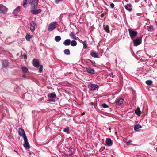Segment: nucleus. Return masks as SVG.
I'll return each mask as SVG.
<instances>
[{
	"mask_svg": "<svg viewBox=\"0 0 157 157\" xmlns=\"http://www.w3.org/2000/svg\"><path fill=\"white\" fill-rule=\"evenodd\" d=\"M142 36V35L140 37L138 38L135 40L133 39L132 40H133L134 45V46H137L141 44Z\"/></svg>",
	"mask_w": 157,
	"mask_h": 157,
	"instance_id": "nucleus-1",
	"label": "nucleus"
},
{
	"mask_svg": "<svg viewBox=\"0 0 157 157\" xmlns=\"http://www.w3.org/2000/svg\"><path fill=\"white\" fill-rule=\"evenodd\" d=\"M39 0H33L30 4V10L33 9H36L38 7V1Z\"/></svg>",
	"mask_w": 157,
	"mask_h": 157,
	"instance_id": "nucleus-2",
	"label": "nucleus"
},
{
	"mask_svg": "<svg viewBox=\"0 0 157 157\" xmlns=\"http://www.w3.org/2000/svg\"><path fill=\"white\" fill-rule=\"evenodd\" d=\"M128 31L131 38L132 40H133L134 38L137 36L138 32L130 29H128Z\"/></svg>",
	"mask_w": 157,
	"mask_h": 157,
	"instance_id": "nucleus-3",
	"label": "nucleus"
},
{
	"mask_svg": "<svg viewBox=\"0 0 157 157\" xmlns=\"http://www.w3.org/2000/svg\"><path fill=\"white\" fill-rule=\"evenodd\" d=\"M88 87L90 91L95 90L96 88H98L99 86L98 85L90 83L88 84Z\"/></svg>",
	"mask_w": 157,
	"mask_h": 157,
	"instance_id": "nucleus-4",
	"label": "nucleus"
},
{
	"mask_svg": "<svg viewBox=\"0 0 157 157\" xmlns=\"http://www.w3.org/2000/svg\"><path fill=\"white\" fill-rule=\"evenodd\" d=\"M24 143L23 144L25 148L26 149H29L30 148V146L29 143L28 141V139L27 137L24 138Z\"/></svg>",
	"mask_w": 157,
	"mask_h": 157,
	"instance_id": "nucleus-5",
	"label": "nucleus"
},
{
	"mask_svg": "<svg viewBox=\"0 0 157 157\" xmlns=\"http://www.w3.org/2000/svg\"><path fill=\"white\" fill-rule=\"evenodd\" d=\"M18 133L19 135L22 137L23 139L27 137L25 131L22 128H19V129Z\"/></svg>",
	"mask_w": 157,
	"mask_h": 157,
	"instance_id": "nucleus-6",
	"label": "nucleus"
},
{
	"mask_svg": "<svg viewBox=\"0 0 157 157\" xmlns=\"http://www.w3.org/2000/svg\"><path fill=\"white\" fill-rule=\"evenodd\" d=\"M32 63L33 66L36 68L40 66L39 62L37 59H33L32 61Z\"/></svg>",
	"mask_w": 157,
	"mask_h": 157,
	"instance_id": "nucleus-7",
	"label": "nucleus"
},
{
	"mask_svg": "<svg viewBox=\"0 0 157 157\" xmlns=\"http://www.w3.org/2000/svg\"><path fill=\"white\" fill-rule=\"evenodd\" d=\"M36 25L35 22L34 21H32L30 23V30L31 32H33L35 31V27Z\"/></svg>",
	"mask_w": 157,
	"mask_h": 157,
	"instance_id": "nucleus-8",
	"label": "nucleus"
},
{
	"mask_svg": "<svg viewBox=\"0 0 157 157\" xmlns=\"http://www.w3.org/2000/svg\"><path fill=\"white\" fill-rule=\"evenodd\" d=\"M55 23L53 22L51 23L48 26V31H51L54 30L55 28Z\"/></svg>",
	"mask_w": 157,
	"mask_h": 157,
	"instance_id": "nucleus-9",
	"label": "nucleus"
},
{
	"mask_svg": "<svg viewBox=\"0 0 157 157\" xmlns=\"http://www.w3.org/2000/svg\"><path fill=\"white\" fill-rule=\"evenodd\" d=\"M42 11V10L41 9H39L37 10L33 9L30 10L31 13L34 15H36L39 14Z\"/></svg>",
	"mask_w": 157,
	"mask_h": 157,
	"instance_id": "nucleus-10",
	"label": "nucleus"
},
{
	"mask_svg": "<svg viewBox=\"0 0 157 157\" xmlns=\"http://www.w3.org/2000/svg\"><path fill=\"white\" fill-rule=\"evenodd\" d=\"M33 0H23V2L22 4L23 7L25 8H26L28 6V3L29 4H30L32 2V1Z\"/></svg>",
	"mask_w": 157,
	"mask_h": 157,
	"instance_id": "nucleus-11",
	"label": "nucleus"
},
{
	"mask_svg": "<svg viewBox=\"0 0 157 157\" xmlns=\"http://www.w3.org/2000/svg\"><path fill=\"white\" fill-rule=\"evenodd\" d=\"M7 8L5 6L0 4V11L1 13H4L7 11Z\"/></svg>",
	"mask_w": 157,
	"mask_h": 157,
	"instance_id": "nucleus-12",
	"label": "nucleus"
},
{
	"mask_svg": "<svg viewBox=\"0 0 157 157\" xmlns=\"http://www.w3.org/2000/svg\"><path fill=\"white\" fill-rule=\"evenodd\" d=\"M106 144L108 146H111L113 144V142L110 138H107L106 139Z\"/></svg>",
	"mask_w": 157,
	"mask_h": 157,
	"instance_id": "nucleus-13",
	"label": "nucleus"
},
{
	"mask_svg": "<svg viewBox=\"0 0 157 157\" xmlns=\"http://www.w3.org/2000/svg\"><path fill=\"white\" fill-rule=\"evenodd\" d=\"M90 55L92 57H94L95 58H99V56L95 51H91L90 53Z\"/></svg>",
	"mask_w": 157,
	"mask_h": 157,
	"instance_id": "nucleus-14",
	"label": "nucleus"
},
{
	"mask_svg": "<svg viewBox=\"0 0 157 157\" xmlns=\"http://www.w3.org/2000/svg\"><path fill=\"white\" fill-rule=\"evenodd\" d=\"M124 101V99L122 98H121L119 100H117L115 102L116 105H120L123 103Z\"/></svg>",
	"mask_w": 157,
	"mask_h": 157,
	"instance_id": "nucleus-15",
	"label": "nucleus"
},
{
	"mask_svg": "<svg viewBox=\"0 0 157 157\" xmlns=\"http://www.w3.org/2000/svg\"><path fill=\"white\" fill-rule=\"evenodd\" d=\"M86 71L89 74H94L95 73V71L93 69L89 68H86Z\"/></svg>",
	"mask_w": 157,
	"mask_h": 157,
	"instance_id": "nucleus-16",
	"label": "nucleus"
},
{
	"mask_svg": "<svg viewBox=\"0 0 157 157\" xmlns=\"http://www.w3.org/2000/svg\"><path fill=\"white\" fill-rule=\"evenodd\" d=\"M124 7L129 12L131 11L132 10V5L131 4H127Z\"/></svg>",
	"mask_w": 157,
	"mask_h": 157,
	"instance_id": "nucleus-17",
	"label": "nucleus"
},
{
	"mask_svg": "<svg viewBox=\"0 0 157 157\" xmlns=\"http://www.w3.org/2000/svg\"><path fill=\"white\" fill-rule=\"evenodd\" d=\"M2 67L5 68H6L8 66V62L7 60H5L2 63Z\"/></svg>",
	"mask_w": 157,
	"mask_h": 157,
	"instance_id": "nucleus-18",
	"label": "nucleus"
},
{
	"mask_svg": "<svg viewBox=\"0 0 157 157\" xmlns=\"http://www.w3.org/2000/svg\"><path fill=\"white\" fill-rule=\"evenodd\" d=\"M48 98H54L56 97V96L55 92H52L48 94Z\"/></svg>",
	"mask_w": 157,
	"mask_h": 157,
	"instance_id": "nucleus-19",
	"label": "nucleus"
},
{
	"mask_svg": "<svg viewBox=\"0 0 157 157\" xmlns=\"http://www.w3.org/2000/svg\"><path fill=\"white\" fill-rule=\"evenodd\" d=\"M69 36L72 39L74 40H76V36L75 33L74 32H72L70 33L69 34Z\"/></svg>",
	"mask_w": 157,
	"mask_h": 157,
	"instance_id": "nucleus-20",
	"label": "nucleus"
},
{
	"mask_svg": "<svg viewBox=\"0 0 157 157\" xmlns=\"http://www.w3.org/2000/svg\"><path fill=\"white\" fill-rule=\"evenodd\" d=\"M71 40L69 39L66 40L63 42V44L65 46H68L70 44Z\"/></svg>",
	"mask_w": 157,
	"mask_h": 157,
	"instance_id": "nucleus-21",
	"label": "nucleus"
},
{
	"mask_svg": "<svg viewBox=\"0 0 157 157\" xmlns=\"http://www.w3.org/2000/svg\"><path fill=\"white\" fill-rule=\"evenodd\" d=\"M104 29L108 33H110V31L109 30V26L107 25H103Z\"/></svg>",
	"mask_w": 157,
	"mask_h": 157,
	"instance_id": "nucleus-22",
	"label": "nucleus"
},
{
	"mask_svg": "<svg viewBox=\"0 0 157 157\" xmlns=\"http://www.w3.org/2000/svg\"><path fill=\"white\" fill-rule=\"evenodd\" d=\"M21 9V7L20 6H18L13 11V13L15 14V16H17V15L15 13H17L19 12Z\"/></svg>",
	"mask_w": 157,
	"mask_h": 157,
	"instance_id": "nucleus-23",
	"label": "nucleus"
},
{
	"mask_svg": "<svg viewBox=\"0 0 157 157\" xmlns=\"http://www.w3.org/2000/svg\"><path fill=\"white\" fill-rule=\"evenodd\" d=\"M142 128V126L141 125H140L139 124H136L134 127V129L135 131H138V129L140 128Z\"/></svg>",
	"mask_w": 157,
	"mask_h": 157,
	"instance_id": "nucleus-24",
	"label": "nucleus"
},
{
	"mask_svg": "<svg viewBox=\"0 0 157 157\" xmlns=\"http://www.w3.org/2000/svg\"><path fill=\"white\" fill-rule=\"evenodd\" d=\"M135 113L138 116H140L141 114V111L140 108L138 107L135 111Z\"/></svg>",
	"mask_w": 157,
	"mask_h": 157,
	"instance_id": "nucleus-25",
	"label": "nucleus"
},
{
	"mask_svg": "<svg viewBox=\"0 0 157 157\" xmlns=\"http://www.w3.org/2000/svg\"><path fill=\"white\" fill-rule=\"evenodd\" d=\"M32 36L29 34H27L25 36V38L27 41H29L31 38H32Z\"/></svg>",
	"mask_w": 157,
	"mask_h": 157,
	"instance_id": "nucleus-26",
	"label": "nucleus"
},
{
	"mask_svg": "<svg viewBox=\"0 0 157 157\" xmlns=\"http://www.w3.org/2000/svg\"><path fill=\"white\" fill-rule=\"evenodd\" d=\"M70 44L72 46H75L77 45V42L75 40H73L71 41Z\"/></svg>",
	"mask_w": 157,
	"mask_h": 157,
	"instance_id": "nucleus-27",
	"label": "nucleus"
},
{
	"mask_svg": "<svg viewBox=\"0 0 157 157\" xmlns=\"http://www.w3.org/2000/svg\"><path fill=\"white\" fill-rule=\"evenodd\" d=\"M21 70L22 72L25 73L27 72L28 71V69L25 67H21Z\"/></svg>",
	"mask_w": 157,
	"mask_h": 157,
	"instance_id": "nucleus-28",
	"label": "nucleus"
},
{
	"mask_svg": "<svg viewBox=\"0 0 157 157\" xmlns=\"http://www.w3.org/2000/svg\"><path fill=\"white\" fill-rule=\"evenodd\" d=\"M61 40V37L59 36H57L55 37V40L56 42H59Z\"/></svg>",
	"mask_w": 157,
	"mask_h": 157,
	"instance_id": "nucleus-29",
	"label": "nucleus"
},
{
	"mask_svg": "<svg viewBox=\"0 0 157 157\" xmlns=\"http://www.w3.org/2000/svg\"><path fill=\"white\" fill-rule=\"evenodd\" d=\"M64 54L66 55H69L70 54V52L69 49H65L64 51Z\"/></svg>",
	"mask_w": 157,
	"mask_h": 157,
	"instance_id": "nucleus-30",
	"label": "nucleus"
},
{
	"mask_svg": "<svg viewBox=\"0 0 157 157\" xmlns=\"http://www.w3.org/2000/svg\"><path fill=\"white\" fill-rule=\"evenodd\" d=\"M153 27L152 25H150L148 26L147 30L148 31L151 32L153 29Z\"/></svg>",
	"mask_w": 157,
	"mask_h": 157,
	"instance_id": "nucleus-31",
	"label": "nucleus"
},
{
	"mask_svg": "<svg viewBox=\"0 0 157 157\" xmlns=\"http://www.w3.org/2000/svg\"><path fill=\"white\" fill-rule=\"evenodd\" d=\"M87 42L86 40L84 41L83 43V48L86 49L87 48Z\"/></svg>",
	"mask_w": 157,
	"mask_h": 157,
	"instance_id": "nucleus-32",
	"label": "nucleus"
},
{
	"mask_svg": "<svg viewBox=\"0 0 157 157\" xmlns=\"http://www.w3.org/2000/svg\"><path fill=\"white\" fill-rule=\"evenodd\" d=\"M145 83L147 85H150L152 83V81L151 80H148L146 81Z\"/></svg>",
	"mask_w": 157,
	"mask_h": 157,
	"instance_id": "nucleus-33",
	"label": "nucleus"
},
{
	"mask_svg": "<svg viewBox=\"0 0 157 157\" xmlns=\"http://www.w3.org/2000/svg\"><path fill=\"white\" fill-rule=\"evenodd\" d=\"M63 131L66 132L67 134L69 133V129L68 128H67L64 129Z\"/></svg>",
	"mask_w": 157,
	"mask_h": 157,
	"instance_id": "nucleus-34",
	"label": "nucleus"
},
{
	"mask_svg": "<svg viewBox=\"0 0 157 157\" xmlns=\"http://www.w3.org/2000/svg\"><path fill=\"white\" fill-rule=\"evenodd\" d=\"M39 66H40L39 70V72L40 73H41L43 71V66L42 65H40Z\"/></svg>",
	"mask_w": 157,
	"mask_h": 157,
	"instance_id": "nucleus-35",
	"label": "nucleus"
},
{
	"mask_svg": "<svg viewBox=\"0 0 157 157\" xmlns=\"http://www.w3.org/2000/svg\"><path fill=\"white\" fill-rule=\"evenodd\" d=\"M102 107L104 108L109 107V106L105 103H103L102 104Z\"/></svg>",
	"mask_w": 157,
	"mask_h": 157,
	"instance_id": "nucleus-36",
	"label": "nucleus"
},
{
	"mask_svg": "<svg viewBox=\"0 0 157 157\" xmlns=\"http://www.w3.org/2000/svg\"><path fill=\"white\" fill-rule=\"evenodd\" d=\"M63 1V0H55V2L56 4H58Z\"/></svg>",
	"mask_w": 157,
	"mask_h": 157,
	"instance_id": "nucleus-37",
	"label": "nucleus"
},
{
	"mask_svg": "<svg viewBox=\"0 0 157 157\" xmlns=\"http://www.w3.org/2000/svg\"><path fill=\"white\" fill-rule=\"evenodd\" d=\"M48 101L49 102H55V99H48Z\"/></svg>",
	"mask_w": 157,
	"mask_h": 157,
	"instance_id": "nucleus-38",
	"label": "nucleus"
},
{
	"mask_svg": "<svg viewBox=\"0 0 157 157\" xmlns=\"http://www.w3.org/2000/svg\"><path fill=\"white\" fill-rule=\"evenodd\" d=\"M90 62L92 63V64L94 65V66H95L96 63L94 61L90 60Z\"/></svg>",
	"mask_w": 157,
	"mask_h": 157,
	"instance_id": "nucleus-39",
	"label": "nucleus"
},
{
	"mask_svg": "<svg viewBox=\"0 0 157 157\" xmlns=\"http://www.w3.org/2000/svg\"><path fill=\"white\" fill-rule=\"evenodd\" d=\"M72 148L71 147H70L69 149V151L71 153L70 154V155H71L72 154Z\"/></svg>",
	"mask_w": 157,
	"mask_h": 157,
	"instance_id": "nucleus-40",
	"label": "nucleus"
},
{
	"mask_svg": "<svg viewBox=\"0 0 157 157\" xmlns=\"http://www.w3.org/2000/svg\"><path fill=\"white\" fill-rule=\"evenodd\" d=\"M110 6L112 8H114V5L113 3H111L110 4Z\"/></svg>",
	"mask_w": 157,
	"mask_h": 157,
	"instance_id": "nucleus-41",
	"label": "nucleus"
},
{
	"mask_svg": "<svg viewBox=\"0 0 157 157\" xmlns=\"http://www.w3.org/2000/svg\"><path fill=\"white\" fill-rule=\"evenodd\" d=\"M23 56H24V58L25 59H27V57L26 55L24 54L23 55Z\"/></svg>",
	"mask_w": 157,
	"mask_h": 157,
	"instance_id": "nucleus-42",
	"label": "nucleus"
},
{
	"mask_svg": "<svg viewBox=\"0 0 157 157\" xmlns=\"http://www.w3.org/2000/svg\"><path fill=\"white\" fill-rule=\"evenodd\" d=\"M132 142L131 141V140H129V141H127L126 143V144L127 145H128V144L129 143H131V142Z\"/></svg>",
	"mask_w": 157,
	"mask_h": 157,
	"instance_id": "nucleus-43",
	"label": "nucleus"
},
{
	"mask_svg": "<svg viewBox=\"0 0 157 157\" xmlns=\"http://www.w3.org/2000/svg\"><path fill=\"white\" fill-rule=\"evenodd\" d=\"M104 15H105V13H103L102 14H101V18H103L104 16Z\"/></svg>",
	"mask_w": 157,
	"mask_h": 157,
	"instance_id": "nucleus-44",
	"label": "nucleus"
},
{
	"mask_svg": "<svg viewBox=\"0 0 157 157\" xmlns=\"http://www.w3.org/2000/svg\"><path fill=\"white\" fill-rule=\"evenodd\" d=\"M22 77L23 78H25V77H26V76H25V75H23L22 76Z\"/></svg>",
	"mask_w": 157,
	"mask_h": 157,
	"instance_id": "nucleus-45",
	"label": "nucleus"
},
{
	"mask_svg": "<svg viewBox=\"0 0 157 157\" xmlns=\"http://www.w3.org/2000/svg\"><path fill=\"white\" fill-rule=\"evenodd\" d=\"M101 66L103 67H105V66L103 64H101Z\"/></svg>",
	"mask_w": 157,
	"mask_h": 157,
	"instance_id": "nucleus-46",
	"label": "nucleus"
},
{
	"mask_svg": "<svg viewBox=\"0 0 157 157\" xmlns=\"http://www.w3.org/2000/svg\"><path fill=\"white\" fill-rule=\"evenodd\" d=\"M84 114H85V113L84 112H83V113H82V115H84Z\"/></svg>",
	"mask_w": 157,
	"mask_h": 157,
	"instance_id": "nucleus-47",
	"label": "nucleus"
},
{
	"mask_svg": "<svg viewBox=\"0 0 157 157\" xmlns=\"http://www.w3.org/2000/svg\"><path fill=\"white\" fill-rule=\"evenodd\" d=\"M151 5H152V4H151V5H150V4H149V7H151Z\"/></svg>",
	"mask_w": 157,
	"mask_h": 157,
	"instance_id": "nucleus-48",
	"label": "nucleus"
},
{
	"mask_svg": "<svg viewBox=\"0 0 157 157\" xmlns=\"http://www.w3.org/2000/svg\"><path fill=\"white\" fill-rule=\"evenodd\" d=\"M112 78H114V76H113V75H112Z\"/></svg>",
	"mask_w": 157,
	"mask_h": 157,
	"instance_id": "nucleus-49",
	"label": "nucleus"
},
{
	"mask_svg": "<svg viewBox=\"0 0 157 157\" xmlns=\"http://www.w3.org/2000/svg\"><path fill=\"white\" fill-rule=\"evenodd\" d=\"M111 129V128H109V130H110V129Z\"/></svg>",
	"mask_w": 157,
	"mask_h": 157,
	"instance_id": "nucleus-50",
	"label": "nucleus"
},
{
	"mask_svg": "<svg viewBox=\"0 0 157 157\" xmlns=\"http://www.w3.org/2000/svg\"><path fill=\"white\" fill-rule=\"evenodd\" d=\"M111 74H112V75H113V73H111Z\"/></svg>",
	"mask_w": 157,
	"mask_h": 157,
	"instance_id": "nucleus-51",
	"label": "nucleus"
}]
</instances>
